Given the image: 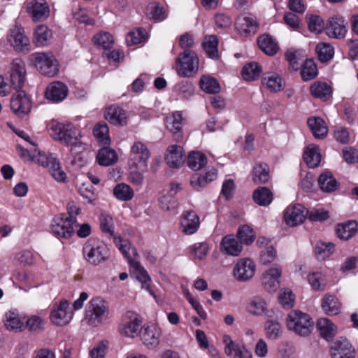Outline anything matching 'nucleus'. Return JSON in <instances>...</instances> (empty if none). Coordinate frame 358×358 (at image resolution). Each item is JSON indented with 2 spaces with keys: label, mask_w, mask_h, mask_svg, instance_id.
<instances>
[{
  "label": "nucleus",
  "mask_w": 358,
  "mask_h": 358,
  "mask_svg": "<svg viewBox=\"0 0 358 358\" xmlns=\"http://www.w3.org/2000/svg\"><path fill=\"white\" fill-rule=\"evenodd\" d=\"M50 134L55 140L71 145V152H80L85 149V145L80 141V130L71 123L52 122Z\"/></svg>",
  "instance_id": "nucleus-1"
},
{
  "label": "nucleus",
  "mask_w": 358,
  "mask_h": 358,
  "mask_svg": "<svg viewBox=\"0 0 358 358\" xmlns=\"http://www.w3.org/2000/svg\"><path fill=\"white\" fill-rule=\"evenodd\" d=\"M115 244L122 254L127 259L130 266L134 268L136 278L141 283L142 288L147 289L151 293L149 284L150 278L148 275V272L138 261L133 260L131 258L130 252L136 256L137 255L136 249L131 248L128 240L120 238H115Z\"/></svg>",
  "instance_id": "nucleus-2"
},
{
  "label": "nucleus",
  "mask_w": 358,
  "mask_h": 358,
  "mask_svg": "<svg viewBox=\"0 0 358 358\" xmlns=\"http://www.w3.org/2000/svg\"><path fill=\"white\" fill-rule=\"evenodd\" d=\"M199 66V59L196 52L185 50L176 57L174 69L179 76L190 78L197 73Z\"/></svg>",
  "instance_id": "nucleus-3"
},
{
  "label": "nucleus",
  "mask_w": 358,
  "mask_h": 358,
  "mask_svg": "<svg viewBox=\"0 0 358 358\" xmlns=\"http://www.w3.org/2000/svg\"><path fill=\"white\" fill-rule=\"evenodd\" d=\"M286 323L289 330L301 336L309 335L314 327V322L309 315L295 310L289 313Z\"/></svg>",
  "instance_id": "nucleus-4"
},
{
  "label": "nucleus",
  "mask_w": 358,
  "mask_h": 358,
  "mask_svg": "<svg viewBox=\"0 0 358 358\" xmlns=\"http://www.w3.org/2000/svg\"><path fill=\"white\" fill-rule=\"evenodd\" d=\"M83 254L89 264L98 265L108 258L109 249L103 241L90 238L85 243Z\"/></svg>",
  "instance_id": "nucleus-5"
},
{
  "label": "nucleus",
  "mask_w": 358,
  "mask_h": 358,
  "mask_svg": "<svg viewBox=\"0 0 358 358\" xmlns=\"http://www.w3.org/2000/svg\"><path fill=\"white\" fill-rule=\"evenodd\" d=\"M29 62L42 74L49 77L55 76L59 71L58 62L50 52L32 53L29 56Z\"/></svg>",
  "instance_id": "nucleus-6"
},
{
  "label": "nucleus",
  "mask_w": 358,
  "mask_h": 358,
  "mask_svg": "<svg viewBox=\"0 0 358 358\" xmlns=\"http://www.w3.org/2000/svg\"><path fill=\"white\" fill-rule=\"evenodd\" d=\"M108 315L107 303L100 297L92 298L85 310V318L89 324L97 326L106 320Z\"/></svg>",
  "instance_id": "nucleus-7"
},
{
  "label": "nucleus",
  "mask_w": 358,
  "mask_h": 358,
  "mask_svg": "<svg viewBox=\"0 0 358 358\" xmlns=\"http://www.w3.org/2000/svg\"><path fill=\"white\" fill-rule=\"evenodd\" d=\"M150 157V152L146 145L141 141H136L131 148L128 164L130 169L138 168L139 169H146L148 160Z\"/></svg>",
  "instance_id": "nucleus-8"
},
{
  "label": "nucleus",
  "mask_w": 358,
  "mask_h": 358,
  "mask_svg": "<svg viewBox=\"0 0 358 358\" xmlns=\"http://www.w3.org/2000/svg\"><path fill=\"white\" fill-rule=\"evenodd\" d=\"M348 22L344 17L336 14L330 17L325 24L326 34L333 38L342 39L346 36Z\"/></svg>",
  "instance_id": "nucleus-9"
},
{
  "label": "nucleus",
  "mask_w": 358,
  "mask_h": 358,
  "mask_svg": "<svg viewBox=\"0 0 358 358\" xmlns=\"http://www.w3.org/2000/svg\"><path fill=\"white\" fill-rule=\"evenodd\" d=\"M10 108L18 117H23L31 110V101L29 96L23 90H17L10 100Z\"/></svg>",
  "instance_id": "nucleus-10"
},
{
  "label": "nucleus",
  "mask_w": 358,
  "mask_h": 358,
  "mask_svg": "<svg viewBox=\"0 0 358 358\" xmlns=\"http://www.w3.org/2000/svg\"><path fill=\"white\" fill-rule=\"evenodd\" d=\"M141 321L138 315L133 312H127L119 325V332L121 335L134 338L138 332Z\"/></svg>",
  "instance_id": "nucleus-11"
},
{
  "label": "nucleus",
  "mask_w": 358,
  "mask_h": 358,
  "mask_svg": "<svg viewBox=\"0 0 358 358\" xmlns=\"http://www.w3.org/2000/svg\"><path fill=\"white\" fill-rule=\"evenodd\" d=\"M73 313L71 310L67 300H62L52 311L50 320L53 324L57 326L68 324L73 317Z\"/></svg>",
  "instance_id": "nucleus-12"
},
{
  "label": "nucleus",
  "mask_w": 358,
  "mask_h": 358,
  "mask_svg": "<svg viewBox=\"0 0 358 358\" xmlns=\"http://www.w3.org/2000/svg\"><path fill=\"white\" fill-rule=\"evenodd\" d=\"M255 270L256 265L252 259H241L234 268V275L237 280L245 282L254 276Z\"/></svg>",
  "instance_id": "nucleus-13"
},
{
  "label": "nucleus",
  "mask_w": 358,
  "mask_h": 358,
  "mask_svg": "<svg viewBox=\"0 0 358 358\" xmlns=\"http://www.w3.org/2000/svg\"><path fill=\"white\" fill-rule=\"evenodd\" d=\"M74 224L64 215H59L53 220L51 231L58 238H69L73 234Z\"/></svg>",
  "instance_id": "nucleus-14"
},
{
  "label": "nucleus",
  "mask_w": 358,
  "mask_h": 358,
  "mask_svg": "<svg viewBox=\"0 0 358 358\" xmlns=\"http://www.w3.org/2000/svg\"><path fill=\"white\" fill-rule=\"evenodd\" d=\"M27 10L35 22L44 21L50 15L49 6L45 0H31L27 3Z\"/></svg>",
  "instance_id": "nucleus-15"
},
{
  "label": "nucleus",
  "mask_w": 358,
  "mask_h": 358,
  "mask_svg": "<svg viewBox=\"0 0 358 358\" xmlns=\"http://www.w3.org/2000/svg\"><path fill=\"white\" fill-rule=\"evenodd\" d=\"M11 84L16 90L21 89L26 80L24 62L20 59H15L11 64L10 71Z\"/></svg>",
  "instance_id": "nucleus-16"
},
{
  "label": "nucleus",
  "mask_w": 358,
  "mask_h": 358,
  "mask_svg": "<svg viewBox=\"0 0 358 358\" xmlns=\"http://www.w3.org/2000/svg\"><path fill=\"white\" fill-rule=\"evenodd\" d=\"M68 92L69 90L66 85L59 81H55L50 83L46 87L45 96L53 103H59L66 99Z\"/></svg>",
  "instance_id": "nucleus-17"
},
{
  "label": "nucleus",
  "mask_w": 358,
  "mask_h": 358,
  "mask_svg": "<svg viewBox=\"0 0 358 358\" xmlns=\"http://www.w3.org/2000/svg\"><path fill=\"white\" fill-rule=\"evenodd\" d=\"M199 226V217L194 211L187 210L183 212L180 218V227L185 234L192 235L195 234Z\"/></svg>",
  "instance_id": "nucleus-18"
},
{
  "label": "nucleus",
  "mask_w": 358,
  "mask_h": 358,
  "mask_svg": "<svg viewBox=\"0 0 358 358\" xmlns=\"http://www.w3.org/2000/svg\"><path fill=\"white\" fill-rule=\"evenodd\" d=\"M282 269L275 266L265 271L262 276V283L264 289L268 292H275L280 286V278Z\"/></svg>",
  "instance_id": "nucleus-19"
},
{
  "label": "nucleus",
  "mask_w": 358,
  "mask_h": 358,
  "mask_svg": "<svg viewBox=\"0 0 358 358\" xmlns=\"http://www.w3.org/2000/svg\"><path fill=\"white\" fill-rule=\"evenodd\" d=\"M306 216V209L301 204L288 206L284 215L285 221L290 227H294L303 222Z\"/></svg>",
  "instance_id": "nucleus-20"
},
{
  "label": "nucleus",
  "mask_w": 358,
  "mask_h": 358,
  "mask_svg": "<svg viewBox=\"0 0 358 358\" xmlns=\"http://www.w3.org/2000/svg\"><path fill=\"white\" fill-rule=\"evenodd\" d=\"M330 351L332 358H355V350L345 338L334 342Z\"/></svg>",
  "instance_id": "nucleus-21"
},
{
  "label": "nucleus",
  "mask_w": 358,
  "mask_h": 358,
  "mask_svg": "<svg viewBox=\"0 0 358 358\" xmlns=\"http://www.w3.org/2000/svg\"><path fill=\"white\" fill-rule=\"evenodd\" d=\"M160 329L155 325L144 326L140 332L141 339L143 344L149 348H154L159 343Z\"/></svg>",
  "instance_id": "nucleus-22"
},
{
  "label": "nucleus",
  "mask_w": 358,
  "mask_h": 358,
  "mask_svg": "<svg viewBox=\"0 0 358 358\" xmlns=\"http://www.w3.org/2000/svg\"><path fill=\"white\" fill-rule=\"evenodd\" d=\"M8 41L18 51L23 50L29 44V40L24 34V29L17 26L10 29Z\"/></svg>",
  "instance_id": "nucleus-23"
},
{
  "label": "nucleus",
  "mask_w": 358,
  "mask_h": 358,
  "mask_svg": "<svg viewBox=\"0 0 358 358\" xmlns=\"http://www.w3.org/2000/svg\"><path fill=\"white\" fill-rule=\"evenodd\" d=\"M165 160L169 166L178 168L185 162V152L182 147L177 145L169 146L166 151Z\"/></svg>",
  "instance_id": "nucleus-24"
},
{
  "label": "nucleus",
  "mask_w": 358,
  "mask_h": 358,
  "mask_svg": "<svg viewBox=\"0 0 358 358\" xmlns=\"http://www.w3.org/2000/svg\"><path fill=\"white\" fill-rule=\"evenodd\" d=\"M165 124L167 129L171 131L176 141H179L182 138L181 128L182 125V116L180 112H174L165 119Z\"/></svg>",
  "instance_id": "nucleus-25"
},
{
  "label": "nucleus",
  "mask_w": 358,
  "mask_h": 358,
  "mask_svg": "<svg viewBox=\"0 0 358 358\" xmlns=\"http://www.w3.org/2000/svg\"><path fill=\"white\" fill-rule=\"evenodd\" d=\"M106 119L114 125H125L127 123L126 111L117 106H111L107 108Z\"/></svg>",
  "instance_id": "nucleus-26"
},
{
  "label": "nucleus",
  "mask_w": 358,
  "mask_h": 358,
  "mask_svg": "<svg viewBox=\"0 0 358 358\" xmlns=\"http://www.w3.org/2000/svg\"><path fill=\"white\" fill-rule=\"evenodd\" d=\"M45 162H43V166H46L49 169L51 176L58 182H65L66 180V173L61 169L59 161L52 155L46 157Z\"/></svg>",
  "instance_id": "nucleus-27"
},
{
  "label": "nucleus",
  "mask_w": 358,
  "mask_h": 358,
  "mask_svg": "<svg viewBox=\"0 0 358 358\" xmlns=\"http://www.w3.org/2000/svg\"><path fill=\"white\" fill-rule=\"evenodd\" d=\"M307 124L315 138H324L327 136L328 129L322 118L320 117H309Z\"/></svg>",
  "instance_id": "nucleus-28"
},
{
  "label": "nucleus",
  "mask_w": 358,
  "mask_h": 358,
  "mask_svg": "<svg viewBox=\"0 0 358 358\" xmlns=\"http://www.w3.org/2000/svg\"><path fill=\"white\" fill-rule=\"evenodd\" d=\"M221 250L227 255L238 256L243 250V247L233 235H229L222 238Z\"/></svg>",
  "instance_id": "nucleus-29"
},
{
  "label": "nucleus",
  "mask_w": 358,
  "mask_h": 358,
  "mask_svg": "<svg viewBox=\"0 0 358 358\" xmlns=\"http://www.w3.org/2000/svg\"><path fill=\"white\" fill-rule=\"evenodd\" d=\"M257 43L259 48L269 56L275 55L279 50V45L276 40L268 34L260 36L258 38Z\"/></svg>",
  "instance_id": "nucleus-30"
},
{
  "label": "nucleus",
  "mask_w": 358,
  "mask_h": 358,
  "mask_svg": "<svg viewBox=\"0 0 358 358\" xmlns=\"http://www.w3.org/2000/svg\"><path fill=\"white\" fill-rule=\"evenodd\" d=\"M310 94L315 98L322 101L329 99L332 94L331 85L325 82L316 81L313 83L310 88Z\"/></svg>",
  "instance_id": "nucleus-31"
},
{
  "label": "nucleus",
  "mask_w": 358,
  "mask_h": 358,
  "mask_svg": "<svg viewBox=\"0 0 358 358\" xmlns=\"http://www.w3.org/2000/svg\"><path fill=\"white\" fill-rule=\"evenodd\" d=\"M270 169L267 164L259 162L255 164L252 172V181L257 184H264L270 178Z\"/></svg>",
  "instance_id": "nucleus-32"
},
{
  "label": "nucleus",
  "mask_w": 358,
  "mask_h": 358,
  "mask_svg": "<svg viewBox=\"0 0 358 358\" xmlns=\"http://www.w3.org/2000/svg\"><path fill=\"white\" fill-rule=\"evenodd\" d=\"M247 311L253 315L261 316L268 312L267 303L264 299L255 296L250 299L246 307Z\"/></svg>",
  "instance_id": "nucleus-33"
},
{
  "label": "nucleus",
  "mask_w": 358,
  "mask_h": 358,
  "mask_svg": "<svg viewBox=\"0 0 358 358\" xmlns=\"http://www.w3.org/2000/svg\"><path fill=\"white\" fill-rule=\"evenodd\" d=\"M357 229V222L356 221H349L346 223L338 224L336 232L340 239L348 240L355 235Z\"/></svg>",
  "instance_id": "nucleus-34"
},
{
  "label": "nucleus",
  "mask_w": 358,
  "mask_h": 358,
  "mask_svg": "<svg viewBox=\"0 0 358 358\" xmlns=\"http://www.w3.org/2000/svg\"><path fill=\"white\" fill-rule=\"evenodd\" d=\"M318 185L322 192L329 193L334 192L338 186L336 178L329 171H324L320 174L318 178Z\"/></svg>",
  "instance_id": "nucleus-35"
},
{
  "label": "nucleus",
  "mask_w": 358,
  "mask_h": 358,
  "mask_svg": "<svg viewBox=\"0 0 358 358\" xmlns=\"http://www.w3.org/2000/svg\"><path fill=\"white\" fill-rule=\"evenodd\" d=\"M262 83L271 92H276L284 88L282 79L275 73H266L262 78Z\"/></svg>",
  "instance_id": "nucleus-36"
},
{
  "label": "nucleus",
  "mask_w": 358,
  "mask_h": 358,
  "mask_svg": "<svg viewBox=\"0 0 358 358\" xmlns=\"http://www.w3.org/2000/svg\"><path fill=\"white\" fill-rule=\"evenodd\" d=\"M320 335L327 341L332 339L336 333V327L328 318H320L317 323Z\"/></svg>",
  "instance_id": "nucleus-37"
},
{
  "label": "nucleus",
  "mask_w": 358,
  "mask_h": 358,
  "mask_svg": "<svg viewBox=\"0 0 358 358\" xmlns=\"http://www.w3.org/2000/svg\"><path fill=\"white\" fill-rule=\"evenodd\" d=\"M202 46L207 55L213 59L219 57L218 38L215 35L206 36L202 42Z\"/></svg>",
  "instance_id": "nucleus-38"
},
{
  "label": "nucleus",
  "mask_w": 358,
  "mask_h": 358,
  "mask_svg": "<svg viewBox=\"0 0 358 358\" xmlns=\"http://www.w3.org/2000/svg\"><path fill=\"white\" fill-rule=\"evenodd\" d=\"M322 308L327 315H335L340 312L341 304L334 295L326 294L322 299Z\"/></svg>",
  "instance_id": "nucleus-39"
},
{
  "label": "nucleus",
  "mask_w": 358,
  "mask_h": 358,
  "mask_svg": "<svg viewBox=\"0 0 358 358\" xmlns=\"http://www.w3.org/2000/svg\"><path fill=\"white\" fill-rule=\"evenodd\" d=\"M118 159L117 155L114 150L108 148H103L99 150L96 160L101 166H110L115 164Z\"/></svg>",
  "instance_id": "nucleus-40"
},
{
  "label": "nucleus",
  "mask_w": 358,
  "mask_h": 358,
  "mask_svg": "<svg viewBox=\"0 0 358 358\" xmlns=\"http://www.w3.org/2000/svg\"><path fill=\"white\" fill-rule=\"evenodd\" d=\"M303 160L310 168L317 167L321 161L318 147L315 145L308 146L303 153Z\"/></svg>",
  "instance_id": "nucleus-41"
},
{
  "label": "nucleus",
  "mask_w": 358,
  "mask_h": 358,
  "mask_svg": "<svg viewBox=\"0 0 358 358\" xmlns=\"http://www.w3.org/2000/svg\"><path fill=\"white\" fill-rule=\"evenodd\" d=\"M264 329L266 337L271 341L278 340L282 334L281 325L275 320H267L265 322Z\"/></svg>",
  "instance_id": "nucleus-42"
},
{
  "label": "nucleus",
  "mask_w": 358,
  "mask_h": 358,
  "mask_svg": "<svg viewBox=\"0 0 358 358\" xmlns=\"http://www.w3.org/2000/svg\"><path fill=\"white\" fill-rule=\"evenodd\" d=\"M236 26L241 32L254 34L256 32L257 23L252 17L245 16L237 19Z\"/></svg>",
  "instance_id": "nucleus-43"
},
{
  "label": "nucleus",
  "mask_w": 358,
  "mask_h": 358,
  "mask_svg": "<svg viewBox=\"0 0 358 358\" xmlns=\"http://www.w3.org/2000/svg\"><path fill=\"white\" fill-rule=\"evenodd\" d=\"M113 194L120 201H128L133 199L134 192L129 185L122 182L115 186Z\"/></svg>",
  "instance_id": "nucleus-44"
},
{
  "label": "nucleus",
  "mask_w": 358,
  "mask_h": 358,
  "mask_svg": "<svg viewBox=\"0 0 358 358\" xmlns=\"http://www.w3.org/2000/svg\"><path fill=\"white\" fill-rule=\"evenodd\" d=\"M253 199L259 206H268L273 200V194L268 188L260 187L255 190Z\"/></svg>",
  "instance_id": "nucleus-45"
},
{
  "label": "nucleus",
  "mask_w": 358,
  "mask_h": 358,
  "mask_svg": "<svg viewBox=\"0 0 358 358\" xmlns=\"http://www.w3.org/2000/svg\"><path fill=\"white\" fill-rule=\"evenodd\" d=\"M52 37V32L45 25H38L34 34V42L38 46L45 45Z\"/></svg>",
  "instance_id": "nucleus-46"
},
{
  "label": "nucleus",
  "mask_w": 358,
  "mask_h": 358,
  "mask_svg": "<svg viewBox=\"0 0 358 358\" xmlns=\"http://www.w3.org/2000/svg\"><path fill=\"white\" fill-rule=\"evenodd\" d=\"M262 72V67L258 63L250 62L243 66L241 73L245 80L250 81L257 80Z\"/></svg>",
  "instance_id": "nucleus-47"
},
{
  "label": "nucleus",
  "mask_w": 358,
  "mask_h": 358,
  "mask_svg": "<svg viewBox=\"0 0 358 358\" xmlns=\"http://www.w3.org/2000/svg\"><path fill=\"white\" fill-rule=\"evenodd\" d=\"M308 280L311 287L315 291H324L327 285L325 275L320 271L310 273L308 276Z\"/></svg>",
  "instance_id": "nucleus-48"
},
{
  "label": "nucleus",
  "mask_w": 358,
  "mask_h": 358,
  "mask_svg": "<svg viewBox=\"0 0 358 358\" xmlns=\"http://www.w3.org/2000/svg\"><path fill=\"white\" fill-rule=\"evenodd\" d=\"M199 84L202 90L208 94H217L221 90L217 80L209 76H203L200 79Z\"/></svg>",
  "instance_id": "nucleus-49"
},
{
  "label": "nucleus",
  "mask_w": 358,
  "mask_h": 358,
  "mask_svg": "<svg viewBox=\"0 0 358 358\" xmlns=\"http://www.w3.org/2000/svg\"><path fill=\"white\" fill-rule=\"evenodd\" d=\"M206 162V157L200 152H192L187 158L188 166L194 171L201 169Z\"/></svg>",
  "instance_id": "nucleus-50"
},
{
  "label": "nucleus",
  "mask_w": 358,
  "mask_h": 358,
  "mask_svg": "<svg viewBox=\"0 0 358 358\" xmlns=\"http://www.w3.org/2000/svg\"><path fill=\"white\" fill-rule=\"evenodd\" d=\"M317 68L313 59H306L301 64V75L304 81L310 80L317 75Z\"/></svg>",
  "instance_id": "nucleus-51"
},
{
  "label": "nucleus",
  "mask_w": 358,
  "mask_h": 358,
  "mask_svg": "<svg viewBox=\"0 0 358 358\" xmlns=\"http://www.w3.org/2000/svg\"><path fill=\"white\" fill-rule=\"evenodd\" d=\"M5 326L7 329L11 331L21 330L24 322L20 319L17 314L9 311L5 315Z\"/></svg>",
  "instance_id": "nucleus-52"
},
{
  "label": "nucleus",
  "mask_w": 358,
  "mask_h": 358,
  "mask_svg": "<svg viewBox=\"0 0 358 358\" xmlns=\"http://www.w3.org/2000/svg\"><path fill=\"white\" fill-rule=\"evenodd\" d=\"M334 251V245L331 243L320 241L315 246V255L318 260L323 261Z\"/></svg>",
  "instance_id": "nucleus-53"
},
{
  "label": "nucleus",
  "mask_w": 358,
  "mask_h": 358,
  "mask_svg": "<svg viewBox=\"0 0 358 358\" xmlns=\"http://www.w3.org/2000/svg\"><path fill=\"white\" fill-rule=\"evenodd\" d=\"M316 51L318 58L322 62L329 61L334 55L333 46L327 43H318L316 47Z\"/></svg>",
  "instance_id": "nucleus-54"
},
{
  "label": "nucleus",
  "mask_w": 358,
  "mask_h": 358,
  "mask_svg": "<svg viewBox=\"0 0 358 358\" xmlns=\"http://www.w3.org/2000/svg\"><path fill=\"white\" fill-rule=\"evenodd\" d=\"M109 129L108 125L105 122L98 123L93 129L94 136L102 144L106 145L110 143V138L108 135Z\"/></svg>",
  "instance_id": "nucleus-55"
},
{
  "label": "nucleus",
  "mask_w": 358,
  "mask_h": 358,
  "mask_svg": "<svg viewBox=\"0 0 358 358\" xmlns=\"http://www.w3.org/2000/svg\"><path fill=\"white\" fill-rule=\"evenodd\" d=\"M148 33L143 28H138L134 31H130L127 37L126 42L128 45H133L145 41L147 38Z\"/></svg>",
  "instance_id": "nucleus-56"
},
{
  "label": "nucleus",
  "mask_w": 358,
  "mask_h": 358,
  "mask_svg": "<svg viewBox=\"0 0 358 358\" xmlns=\"http://www.w3.org/2000/svg\"><path fill=\"white\" fill-rule=\"evenodd\" d=\"M93 41L94 44L100 45L104 49H109L113 46V37L108 32L100 33L93 37Z\"/></svg>",
  "instance_id": "nucleus-57"
},
{
  "label": "nucleus",
  "mask_w": 358,
  "mask_h": 358,
  "mask_svg": "<svg viewBox=\"0 0 358 358\" xmlns=\"http://www.w3.org/2000/svg\"><path fill=\"white\" fill-rule=\"evenodd\" d=\"M238 238L243 243L250 244L254 241L255 233L249 226L243 225L238 228Z\"/></svg>",
  "instance_id": "nucleus-58"
},
{
  "label": "nucleus",
  "mask_w": 358,
  "mask_h": 358,
  "mask_svg": "<svg viewBox=\"0 0 358 358\" xmlns=\"http://www.w3.org/2000/svg\"><path fill=\"white\" fill-rule=\"evenodd\" d=\"M100 228L103 233L113 236L114 239L117 238L114 236V224L113 218L108 215L101 214L100 217ZM121 238L120 237H119Z\"/></svg>",
  "instance_id": "nucleus-59"
},
{
  "label": "nucleus",
  "mask_w": 358,
  "mask_h": 358,
  "mask_svg": "<svg viewBox=\"0 0 358 358\" xmlns=\"http://www.w3.org/2000/svg\"><path fill=\"white\" fill-rule=\"evenodd\" d=\"M79 194L83 199H86L87 202L92 203L96 199V194L95 189L92 185L88 183H83L78 189Z\"/></svg>",
  "instance_id": "nucleus-60"
},
{
  "label": "nucleus",
  "mask_w": 358,
  "mask_h": 358,
  "mask_svg": "<svg viewBox=\"0 0 358 358\" xmlns=\"http://www.w3.org/2000/svg\"><path fill=\"white\" fill-rule=\"evenodd\" d=\"M208 245L206 242L196 243L191 246V254L194 258L202 260L208 252Z\"/></svg>",
  "instance_id": "nucleus-61"
},
{
  "label": "nucleus",
  "mask_w": 358,
  "mask_h": 358,
  "mask_svg": "<svg viewBox=\"0 0 358 358\" xmlns=\"http://www.w3.org/2000/svg\"><path fill=\"white\" fill-rule=\"evenodd\" d=\"M278 300L282 306L290 308L294 306V295L291 290L285 289L280 292Z\"/></svg>",
  "instance_id": "nucleus-62"
},
{
  "label": "nucleus",
  "mask_w": 358,
  "mask_h": 358,
  "mask_svg": "<svg viewBox=\"0 0 358 358\" xmlns=\"http://www.w3.org/2000/svg\"><path fill=\"white\" fill-rule=\"evenodd\" d=\"M308 28L312 32L321 33L324 29H325V25L321 17L311 15L308 20Z\"/></svg>",
  "instance_id": "nucleus-63"
},
{
  "label": "nucleus",
  "mask_w": 358,
  "mask_h": 358,
  "mask_svg": "<svg viewBox=\"0 0 358 358\" xmlns=\"http://www.w3.org/2000/svg\"><path fill=\"white\" fill-rule=\"evenodd\" d=\"M177 90L184 97L189 98L194 92L193 84L187 80H182L176 85Z\"/></svg>",
  "instance_id": "nucleus-64"
}]
</instances>
